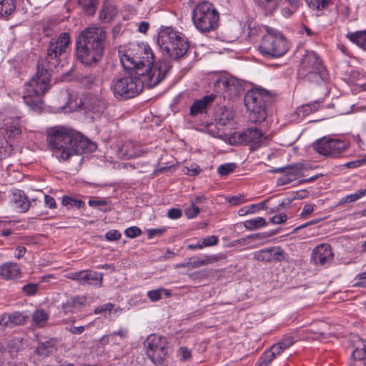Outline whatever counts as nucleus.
Segmentation results:
<instances>
[{"mask_svg": "<svg viewBox=\"0 0 366 366\" xmlns=\"http://www.w3.org/2000/svg\"><path fill=\"white\" fill-rule=\"evenodd\" d=\"M237 167L235 163H226L221 164L217 168V172L220 176H227L233 172Z\"/></svg>", "mask_w": 366, "mask_h": 366, "instance_id": "nucleus-42", "label": "nucleus"}, {"mask_svg": "<svg viewBox=\"0 0 366 366\" xmlns=\"http://www.w3.org/2000/svg\"><path fill=\"white\" fill-rule=\"evenodd\" d=\"M114 309V305L112 303L104 304L94 310V313L97 315L102 314L105 312H111Z\"/></svg>", "mask_w": 366, "mask_h": 366, "instance_id": "nucleus-57", "label": "nucleus"}, {"mask_svg": "<svg viewBox=\"0 0 366 366\" xmlns=\"http://www.w3.org/2000/svg\"><path fill=\"white\" fill-rule=\"evenodd\" d=\"M218 242L219 239L218 237L216 235L208 236L205 238H203L202 240L203 247L216 245L218 243Z\"/></svg>", "mask_w": 366, "mask_h": 366, "instance_id": "nucleus-50", "label": "nucleus"}, {"mask_svg": "<svg viewBox=\"0 0 366 366\" xmlns=\"http://www.w3.org/2000/svg\"><path fill=\"white\" fill-rule=\"evenodd\" d=\"M68 279L74 280L81 285H89L96 287H102L103 283V274L96 271L84 269L67 274Z\"/></svg>", "mask_w": 366, "mask_h": 366, "instance_id": "nucleus-16", "label": "nucleus"}, {"mask_svg": "<svg viewBox=\"0 0 366 366\" xmlns=\"http://www.w3.org/2000/svg\"><path fill=\"white\" fill-rule=\"evenodd\" d=\"M41 282L37 283H33L29 282L26 285H24L22 288L21 291L23 294L27 297L34 296L37 294L40 289Z\"/></svg>", "mask_w": 366, "mask_h": 366, "instance_id": "nucleus-38", "label": "nucleus"}, {"mask_svg": "<svg viewBox=\"0 0 366 366\" xmlns=\"http://www.w3.org/2000/svg\"><path fill=\"white\" fill-rule=\"evenodd\" d=\"M11 201L15 207L21 212L28 211L31 205L28 197L21 190H16L13 192Z\"/></svg>", "mask_w": 366, "mask_h": 366, "instance_id": "nucleus-25", "label": "nucleus"}, {"mask_svg": "<svg viewBox=\"0 0 366 366\" xmlns=\"http://www.w3.org/2000/svg\"><path fill=\"white\" fill-rule=\"evenodd\" d=\"M165 228L149 229L147 230V237L149 239H152L154 237H160L165 232Z\"/></svg>", "mask_w": 366, "mask_h": 366, "instance_id": "nucleus-55", "label": "nucleus"}, {"mask_svg": "<svg viewBox=\"0 0 366 366\" xmlns=\"http://www.w3.org/2000/svg\"><path fill=\"white\" fill-rule=\"evenodd\" d=\"M171 68L170 60L162 59L157 63L154 61L150 65H146L135 73L139 76L143 88L144 85L148 88H153L164 79Z\"/></svg>", "mask_w": 366, "mask_h": 366, "instance_id": "nucleus-11", "label": "nucleus"}, {"mask_svg": "<svg viewBox=\"0 0 366 366\" xmlns=\"http://www.w3.org/2000/svg\"><path fill=\"white\" fill-rule=\"evenodd\" d=\"M27 319L28 316L24 315L23 312L19 311L14 312L9 314V320H10V327L24 325Z\"/></svg>", "mask_w": 366, "mask_h": 366, "instance_id": "nucleus-31", "label": "nucleus"}, {"mask_svg": "<svg viewBox=\"0 0 366 366\" xmlns=\"http://www.w3.org/2000/svg\"><path fill=\"white\" fill-rule=\"evenodd\" d=\"M51 79L35 74L25 84L26 94L23 96L24 103L33 111L40 112L42 109L43 100L41 97L51 86Z\"/></svg>", "mask_w": 366, "mask_h": 366, "instance_id": "nucleus-8", "label": "nucleus"}, {"mask_svg": "<svg viewBox=\"0 0 366 366\" xmlns=\"http://www.w3.org/2000/svg\"><path fill=\"white\" fill-rule=\"evenodd\" d=\"M259 53L266 58L276 59L284 56L289 50L285 36L273 29H267L259 45Z\"/></svg>", "mask_w": 366, "mask_h": 366, "instance_id": "nucleus-9", "label": "nucleus"}, {"mask_svg": "<svg viewBox=\"0 0 366 366\" xmlns=\"http://www.w3.org/2000/svg\"><path fill=\"white\" fill-rule=\"evenodd\" d=\"M209 275H210V273L208 270L203 269V270H199V271L192 272L189 274V277L190 279H192L193 280H202L209 278Z\"/></svg>", "mask_w": 366, "mask_h": 366, "instance_id": "nucleus-45", "label": "nucleus"}, {"mask_svg": "<svg viewBox=\"0 0 366 366\" xmlns=\"http://www.w3.org/2000/svg\"><path fill=\"white\" fill-rule=\"evenodd\" d=\"M214 99L215 96L214 94H210L204 97L202 99L196 100L190 107V114L192 116H196L204 112L207 105L212 102Z\"/></svg>", "mask_w": 366, "mask_h": 366, "instance_id": "nucleus-26", "label": "nucleus"}, {"mask_svg": "<svg viewBox=\"0 0 366 366\" xmlns=\"http://www.w3.org/2000/svg\"><path fill=\"white\" fill-rule=\"evenodd\" d=\"M71 44L70 34L62 32L58 36L51 38L47 45L45 59L37 64L36 74L51 79L53 69L60 63V56L66 53Z\"/></svg>", "mask_w": 366, "mask_h": 366, "instance_id": "nucleus-3", "label": "nucleus"}, {"mask_svg": "<svg viewBox=\"0 0 366 366\" xmlns=\"http://www.w3.org/2000/svg\"><path fill=\"white\" fill-rule=\"evenodd\" d=\"M46 142L52 156L59 162L69 161L72 157L91 152L96 145L71 127L54 126L46 129Z\"/></svg>", "mask_w": 366, "mask_h": 366, "instance_id": "nucleus-1", "label": "nucleus"}, {"mask_svg": "<svg viewBox=\"0 0 366 366\" xmlns=\"http://www.w3.org/2000/svg\"><path fill=\"white\" fill-rule=\"evenodd\" d=\"M272 262H282L285 259V253L280 247H269Z\"/></svg>", "mask_w": 366, "mask_h": 366, "instance_id": "nucleus-39", "label": "nucleus"}, {"mask_svg": "<svg viewBox=\"0 0 366 366\" xmlns=\"http://www.w3.org/2000/svg\"><path fill=\"white\" fill-rule=\"evenodd\" d=\"M320 104L317 102H311L310 104H304L297 109L298 115L302 114L303 117L308 115L311 113L315 112L319 109Z\"/></svg>", "mask_w": 366, "mask_h": 366, "instance_id": "nucleus-37", "label": "nucleus"}, {"mask_svg": "<svg viewBox=\"0 0 366 366\" xmlns=\"http://www.w3.org/2000/svg\"><path fill=\"white\" fill-rule=\"evenodd\" d=\"M110 342L117 344L116 337H114V334L110 333L109 335H104L99 340V344L102 345V346L108 345Z\"/></svg>", "mask_w": 366, "mask_h": 366, "instance_id": "nucleus-53", "label": "nucleus"}, {"mask_svg": "<svg viewBox=\"0 0 366 366\" xmlns=\"http://www.w3.org/2000/svg\"><path fill=\"white\" fill-rule=\"evenodd\" d=\"M293 10H296L301 0H286ZM307 5L314 10H322L326 8L330 0H305Z\"/></svg>", "mask_w": 366, "mask_h": 366, "instance_id": "nucleus-28", "label": "nucleus"}, {"mask_svg": "<svg viewBox=\"0 0 366 366\" xmlns=\"http://www.w3.org/2000/svg\"><path fill=\"white\" fill-rule=\"evenodd\" d=\"M84 104L85 109L89 112L99 114L104 112L107 108V103L102 98L93 94L87 95L85 98Z\"/></svg>", "mask_w": 366, "mask_h": 366, "instance_id": "nucleus-20", "label": "nucleus"}, {"mask_svg": "<svg viewBox=\"0 0 366 366\" xmlns=\"http://www.w3.org/2000/svg\"><path fill=\"white\" fill-rule=\"evenodd\" d=\"M122 237V234L117 229H112L108 231L105 234V238L108 241H117Z\"/></svg>", "mask_w": 366, "mask_h": 366, "instance_id": "nucleus-52", "label": "nucleus"}, {"mask_svg": "<svg viewBox=\"0 0 366 366\" xmlns=\"http://www.w3.org/2000/svg\"><path fill=\"white\" fill-rule=\"evenodd\" d=\"M78 4L89 14H93L95 11L92 0H78Z\"/></svg>", "mask_w": 366, "mask_h": 366, "instance_id": "nucleus-47", "label": "nucleus"}, {"mask_svg": "<svg viewBox=\"0 0 366 366\" xmlns=\"http://www.w3.org/2000/svg\"><path fill=\"white\" fill-rule=\"evenodd\" d=\"M254 259L260 262H271V253L269 247L262 249L254 252Z\"/></svg>", "mask_w": 366, "mask_h": 366, "instance_id": "nucleus-40", "label": "nucleus"}, {"mask_svg": "<svg viewBox=\"0 0 366 366\" xmlns=\"http://www.w3.org/2000/svg\"><path fill=\"white\" fill-rule=\"evenodd\" d=\"M117 12V10L115 6L112 4H105L100 11L99 16L106 21H110L116 16Z\"/></svg>", "mask_w": 366, "mask_h": 366, "instance_id": "nucleus-30", "label": "nucleus"}, {"mask_svg": "<svg viewBox=\"0 0 366 366\" xmlns=\"http://www.w3.org/2000/svg\"><path fill=\"white\" fill-rule=\"evenodd\" d=\"M110 89L118 100H124L133 98L142 92V82L139 76L132 72L131 75L121 78H114L111 84Z\"/></svg>", "mask_w": 366, "mask_h": 366, "instance_id": "nucleus-12", "label": "nucleus"}, {"mask_svg": "<svg viewBox=\"0 0 366 366\" xmlns=\"http://www.w3.org/2000/svg\"><path fill=\"white\" fill-rule=\"evenodd\" d=\"M272 101L269 93L264 89H251L244 95V105L249 112V119L252 122L260 123L267 117L266 109Z\"/></svg>", "mask_w": 366, "mask_h": 366, "instance_id": "nucleus-7", "label": "nucleus"}, {"mask_svg": "<svg viewBox=\"0 0 366 366\" xmlns=\"http://www.w3.org/2000/svg\"><path fill=\"white\" fill-rule=\"evenodd\" d=\"M49 315L43 309H37L32 315V324L39 327H44L49 320Z\"/></svg>", "mask_w": 366, "mask_h": 366, "instance_id": "nucleus-29", "label": "nucleus"}, {"mask_svg": "<svg viewBox=\"0 0 366 366\" xmlns=\"http://www.w3.org/2000/svg\"><path fill=\"white\" fill-rule=\"evenodd\" d=\"M285 350L283 349L282 346L278 342L274 344L269 350H267L268 353H270L271 356L275 359L277 356L280 355Z\"/></svg>", "mask_w": 366, "mask_h": 366, "instance_id": "nucleus-48", "label": "nucleus"}, {"mask_svg": "<svg viewBox=\"0 0 366 366\" xmlns=\"http://www.w3.org/2000/svg\"><path fill=\"white\" fill-rule=\"evenodd\" d=\"M214 89L217 93L222 94L224 99H231L240 94L242 86L236 78L220 75L214 82Z\"/></svg>", "mask_w": 366, "mask_h": 366, "instance_id": "nucleus-15", "label": "nucleus"}, {"mask_svg": "<svg viewBox=\"0 0 366 366\" xmlns=\"http://www.w3.org/2000/svg\"><path fill=\"white\" fill-rule=\"evenodd\" d=\"M178 352L180 355V360L185 362L192 357L191 351L187 347H181Z\"/></svg>", "mask_w": 366, "mask_h": 366, "instance_id": "nucleus-54", "label": "nucleus"}, {"mask_svg": "<svg viewBox=\"0 0 366 366\" xmlns=\"http://www.w3.org/2000/svg\"><path fill=\"white\" fill-rule=\"evenodd\" d=\"M119 56L124 69L137 71L154 61V55L148 44L130 43L127 47H121Z\"/></svg>", "mask_w": 366, "mask_h": 366, "instance_id": "nucleus-4", "label": "nucleus"}, {"mask_svg": "<svg viewBox=\"0 0 366 366\" xmlns=\"http://www.w3.org/2000/svg\"><path fill=\"white\" fill-rule=\"evenodd\" d=\"M220 114L218 115L217 122L219 125L226 126L232 122L234 114L231 110L226 107L220 109Z\"/></svg>", "mask_w": 366, "mask_h": 366, "instance_id": "nucleus-33", "label": "nucleus"}, {"mask_svg": "<svg viewBox=\"0 0 366 366\" xmlns=\"http://www.w3.org/2000/svg\"><path fill=\"white\" fill-rule=\"evenodd\" d=\"M347 147L345 141L327 137L317 139L312 144L313 149L317 153L332 157L339 156Z\"/></svg>", "mask_w": 366, "mask_h": 366, "instance_id": "nucleus-14", "label": "nucleus"}, {"mask_svg": "<svg viewBox=\"0 0 366 366\" xmlns=\"http://www.w3.org/2000/svg\"><path fill=\"white\" fill-rule=\"evenodd\" d=\"M345 37L353 44L366 52V29L349 31Z\"/></svg>", "mask_w": 366, "mask_h": 366, "instance_id": "nucleus-24", "label": "nucleus"}, {"mask_svg": "<svg viewBox=\"0 0 366 366\" xmlns=\"http://www.w3.org/2000/svg\"><path fill=\"white\" fill-rule=\"evenodd\" d=\"M365 195H366V189L358 190L354 194H348L341 198L337 205L342 206L347 203L356 202Z\"/></svg>", "mask_w": 366, "mask_h": 366, "instance_id": "nucleus-35", "label": "nucleus"}, {"mask_svg": "<svg viewBox=\"0 0 366 366\" xmlns=\"http://www.w3.org/2000/svg\"><path fill=\"white\" fill-rule=\"evenodd\" d=\"M192 18L195 28L202 34H207L218 28L220 17L212 3L203 1L193 9Z\"/></svg>", "mask_w": 366, "mask_h": 366, "instance_id": "nucleus-6", "label": "nucleus"}, {"mask_svg": "<svg viewBox=\"0 0 366 366\" xmlns=\"http://www.w3.org/2000/svg\"><path fill=\"white\" fill-rule=\"evenodd\" d=\"M146 354L155 365H162L168 355V342L166 337L151 334L144 341Z\"/></svg>", "mask_w": 366, "mask_h": 366, "instance_id": "nucleus-13", "label": "nucleus"}, {"mask_svg": "<svg viewBox=\"0 0 366 366\" xmlns=\"http://www.w3.org/2000/svg\"><path fill=\"white\" fill-rule=\"evenodd\" d=\"M16 6L13 0H1L0 3V18L7 17L15 10Z\"/></svg>", "mask_w": 366, "mask_h": 366, "instance_id": "nucleus-32", "label": "nucleus"}, {"mask_svg": "<svg viewBox=\"0 0 366 366\" xmlns=\"http://www.w3.org/2000/svg\"><path fill=\"white\" fill-rule=\"evenodd\" d=\"M56 343L57 340L54 338L39 342L35 350V353L41 357H46L52 353Z\"/></svg>", "mask_w": 366, "mask_h": 366, "instance_id": "nucleus-27", "label": "nucleus"}, {"mask_svg": "<svg viewBox=\"0 0 366 366\" xmlns=\"http://www.w3.org/2000/svg\"><path fill=\"white\" fill-rule=\"evenodd\" d=\"M157 42L163 54L174 60L184 56L189 48L184 35L171 27L159 32Z\"/></svg>", "mask_w": 366, "mask_h": 366, "instance_id": "nucleus-5", "label": "nucleus"}, {"mask_svg": "<svg viewBox=\"0 0 366 366\" xmlns=\"http://www.w3.org/2000/svg\"><path fill=\"white\" fill-rule=\"evenodd\" d=\"M259 6L263 8L266 12L272 13L278 6L280 0H258Z\"/></svg>", "mask_w": 366, "mask_h": 366, "instance_id": "nucleus-41", "label": "nucleus"}, {"mask_svg": "<svg viewBox=\"0 0 366 366\" xmlns=\"http://www.w3.org/2000/svg\"><path fill=\"white\" fill-rule=\"evenodd\" d=\"M363 164H366V155L364 158L355 161L349 162L345 164V167L347 168H356Z\"/></svg>", "mask_w": 366, "mask_h": 366, "instance_id": "nucleus-58", "label": "nucleus"}, {"mask_svg": "<svg viewBox=\"0 0 366 366\" xmlns=\"http://www.w3.org/2000/svg\"><path fill=\"white\" fill-rule=\"evenodd\" d=\"M0 276L4 280H16L21 277V269L15 262H6L0 266Z\"/></svg>", "mask_w": 366, "mask_h": 366, "instance_id": "nucleus-21", "label": "nucleus"}, {"mask_svg": "<svg viewBox=\"0 0 366 366\" xmlns=\"http://www.w3.org/2000/svg\"><path fill=\"white\" fill-rule=\"evenodd\" d=\"M44 203L46 207L54 209L56 207V204L54 198L50 195L46 194L44 196Z\"/></svg>", "mask_w": 366, "mask_h": 366, "instance_id": "nucleus-60", "label": "nucleus"}, {"mask_svg": "<svg viewBox=\"0 0 366 366\" xmlns=\"http://www.w3.org/2000/svg\"><path fill=\"white\" fill-rule=\"evenodd\" d=\"M279 343L282 346L283 349L286 350L294 343L293 338L291 336L284 337Z\"/></svg>", "mask_w": 366, "mask_h": 366, "instance_id": "nucleus-61", "label": "nucleus"}, {"mask_svg": "<svg viewBox=\"0 0 366 366\" xmlns=\"http://www.w3.org/2000/svg\"><path fill=\"white\" fill-rule=\"evenodd\" d=\"M266 225L265 219L260 217L244 222V227L249 231L255 230Z\"/></svg>", "mask_w": 366, "mask_h": 366, "instance_id": "nucleus-34", "label": "nucleus"}, {"mask_svg": "<svg viewBox=\"0 0 366 366\" xmlns=\"http://www.w3.org/2000/svg\"><path fill=\"white\" fill-rule=\"evenodd\" d=\"M304 169V164L298 162L292 164H289L283 167L276 168L270 170L273 173H283L287 174L294 181L300 177L301 171Z\"/></svg>", "mask_w": 366, "mask_h": 366, "instance_id": "nucleus-23", "label": "nucleus"}, {"mask_svg": "<svg viewBox=\"0 0 366 366\" xmlns=\"http://www.w3.org/2000/svg\"><path fill=\"white\" fill-rule=\"evenodd\" d=\"M293 181L294 180L292 179L290 177H288L287 174H284V175L277 179V185L282 186L287 184Z\"/></svg>", "mask_w": 366, "mask_h": 366, "instance_id": "nucleus-63", "label": "nucleus"}, {"mask_svg": "<svg viewBox=\"0 0 366 366\" xmlns=\"http://www.w3.org/2000/svg\"><path fill=\"white\" fill-rule=\"evenodd\" d=\"M162 288L149 290L147 292V297L152 302H157L162 299Z\"/></svg>", "mask_w": 366, "mask_h": 366, "instance_id": "nucleus-49", "label": "nucleus"}, {"mask_svg": "<svg viewBox=\"0 0 366 366\" xmlns=\"http://www.w3.org/2000/svg\"><path fill=\"white\" fill-rule=\"evenodd\" d=\"M352 357L354 362L351 366H366V340L358 339Z\"/></svg>", "mask_w": 366, "mask_h": 366, "instance_id": "nucleus-22", "label": "nucleus"}, {"mask_svg": "<svg viewBox=\"0 0 366 366\" xmlns=\"http://www.w3.org/2000/svg\"><path fill=\"white\" fill-rule=\"evenodd\" d=\"M124 234L129 238H135L142 234V230L137 226H132L124 230Z\"/></svg>", "mask_w": 366, "mask_h": 366, "instance_id": "nucleus-46", "label": "nucleus"}, {"mask_svg": "<svg viewBox=\"0 0 366 366\" xmlns=\"http://www.w3.org/2000/svg\"><path fill=\"white\" fill-rule=\"evenodd\" d=\"M199 212V208L193 203L186 209L185 214L189 218L196 217Z\"/></svg>", "mask_w": 366, "mask_h": 366, "instance_id": "nucleus-56", "label": "nucleus"}, {"mask_svg": "<svg viewBox=\"0 0 366 366\" xmlns=\"http://www.w3.org/2000/svg\"><path fill=\"white\" fill-rule=\"evenodd\" d=\"M107 33L102 27H88L81 31L76 41V56L85 66H95L104 54Z\"/></svg>", "mask_w": 366, "mask_h": 366, "instance_id": "nucleus-2", "label": "nucleus"}, {"mask_svg": "<svg viewBox=\"0 0 366 366\" xmlns=\"http://www.w3.org/2000/svg\"><path fill=\"white\" fill-rule=\"evenodd\" d=\"M238 142L249 144L252 150L257 149L264 144L265 138L257 128H248L237 134Z\"/></svg>", "mask_w": 366, "mask_h": 366, "instance_id": "nucleus-17", "label": "nucleus"}, {"mask_svg": "<svg viewBox=\"0 0 366 366\" xmlns=\"http://www.w3.org/2000/svg\"><path fill=\"white\" fill-rule=\"evenodd\" d=\"M217 259L214 257H206L204 259H197L192 262V269L197 268L199 267L207 265L211 262H216Z\"/></svg>", "mask_w": 366, "mask_h": 366, "instance_id": "nucleus-44", "label": "nucleus"}, {"mask_svg": "<svg viewBox=\"0 0 366 366\" xmlns=\"http://www.w3.org/2000/svg\"><path fill=\"white\" fill-rule=\"evenodd\" d=\"M333 257L331 246L329 244H321L313 249L311 260L316 265L324 266L330 264Z\"/></svg>", "mask_w": 366, "mask_h": 366, "instance_id": "nucleus-18", "label": "nucleus"}, {"mask_svg": "<svg viewBox=\"0 0 366 366\" xmlns=\"http://www.w3.org/2000/svg\"><path fill=\"white\" fill-rule=\"evenodd\" d=\"M287 219V216L285 213L276 214L270 218L269 222L274 224L285 223Z\"/></svg>", "mask_w": 366, "mask_h": 366, "instance_id": "nucleus-51", "label": "nucleus"}, {"mask_svg": "<svg viewBox=\"0 0 366 366\" xmlns=\"http://www.w3.org/2000/svg\"><path fill=\"white\" fill-rule=\"evenodd\" d=\"M87 304L85 295H74L69 297L61 304V310L64 315L76 313L82 310Z\"/></svg>", "mask_w": 366, "mask_h": 366, "instance_id": "nucleus-19", "label": "nucleus"}, {"mask_svg": "<svg viewBox=\"0 0 366 366\" xmlns=\"http://www.w3.org/2000/svg\"><path fill=\"white\" fill-rule=\"evenodd\" d=\"M187 174L190 176H196L201 172V169L198 165L192 164L190 167H187Z\"/></svg>", "mask_w": 366, "mask_h": 366, "instance_id": "nucleus-62", "label": "nucleus"}, {"mask_svg": "<svg viewBox=\"0 0 366 366\" xmlns=\"http://www.w3.org/2000/svg\"><path fill=\"white\" fill-rule=\"evenodd\" d=\"M61 204L68 209L72 207L80 209L85 206V204L82 200L66 195L62 197Z\"/></svg>", "mask_w": 366, "mask_h": 366, "instance_id": "nucleus-36", "label": "nucleus"}, {"mask_svg": "<svg viewBox=\"0 0 366 366\" xmlns=\"http://www.w3.org/2000/svg\"><path fill=\"white\" fill-rule=\"evenodd\" d=\"M182 214V210L178 208H172L168 210L167 217L172 219H177L181 217Z\"/></svg>", "mask_w": 366, "mask_h": 366, "instance_id": "nucleus-59", "label": "nucleus"}, {"mask_svg": "<svg viewBox=\"0 0 366 366\" xmlns=\"http://www.w3.org/2000/svg\"><path fill=\"white\" fill-rule=\"evenodd\" d=\"M300 74L305 79L319 84L328 79V73L320 56L313 51L307 52L303 57Z\"/></svg>", "mask_w": 366, "mask_h": 366, "instance_id": "nucleus-10", "label": "nucleus"}, {"mask_svg": "<svg viewBox=\"0 0 366 366\" xmlns=\"http://www.w3.org/2000/svg\"><path fill=\"white\" fill-rule=\"evenodd\" d=\"M274 360L267 351L264 352L258 359L257 366H268Z\"/></svg>", "mask_w": 366, "mask_h": 366, "instance_id": "nucleus-43", "label": "nucleus"}, {"mask_svg": "<svg viewBox=\"0 0 366 366\" xmlns=\"http://www.w3.org/2000/svg\"><path fill=\"white\" fill-rule=\"evenodd\" d=\"M9 314L4 313L0 316V326L4 327H10Z\"/></svg>", "mask_w": 366, "mask_h": 366, "instance_id": "nucleus-64", "label": "nucleus"}]
</instances>
